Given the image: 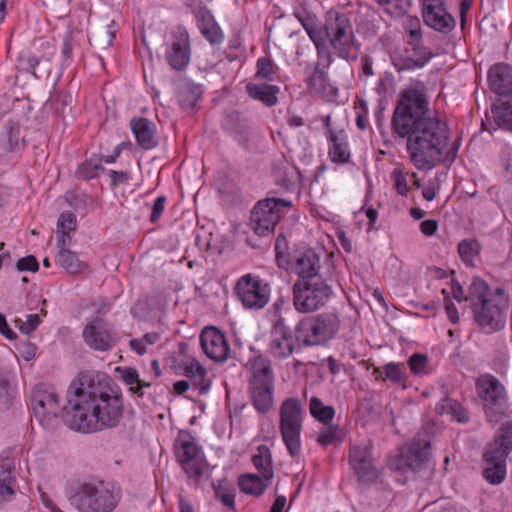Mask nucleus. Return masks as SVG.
Instances as JSON below:
<instances>
[{
    "label": "nucleus",
    "instance_id": "5701e85b",
    "mask_svg": "<svg viewBox=\"0 0 512 512\" xmlns=\"http://www.w3.org/2000/svg\"><path fill=\"white\" fill-rule=\"evenodd\" d=\"M328 155L336 164H346L351 157L348 135L344 130H327Z\"/></svg>",
    "mask_w": 512,
    "mask_h": 512
},
{
    "label": "nucleus",
    "instance_id": "13d9d810",
    "mask_svg": "<svg viewBox=\"0 0 512 512\" xmlns=\"http://www.w3.org/2000/svg\"><path fill=\"white\" fill-rule=\"evenodd\" d=\"M336 439V429L332 426H326L324 427L318 435V442L321 445H329L334 442Z\"/></svg>",
    "mask_w": 512,
    "mask_h": 512
},
{
    "label": "nucleus",
    "instance_id": "bb28decb",
    "mask_svg": "<svg viewBox=\"0 0 512 512\" xmlns=\"http://www.w3.org/2000/svg\"><path fill=\"white\" fill-rule=\"evenodd\" d=\"M430 443L428 441H414L411 446L401 451V462L403 465L397 466L404 470L405 467L415 471L428 459Z\"/></svg>",
    "mask_w": 512,
    "mask_h": 512
},
{
    "label": "nucleus",
    "instance_id": "338daca9",
    "mask_svg": "<svg viewBox=\"0 0 512 512\" xmlns=\"http://www.w3.org/2000/svg\"><path fill=\"white\" fill-rule=\"evenodd\" d=\"M112 185L123 183L129 180V176L126 172L111 170L109 173Z\"/></svg>",
    "mask_w": 512,
    "mask_h": 512
},
{
    "label": "nucleus",
    "instance_id": "f03ea898",
    "mask_svg": "<svg viewBox=\"0 0 512 512\" xmlns=\"http://www.w3.org/2000/svg\"><path fill=\"white\" fill-rule=\"evenodd\" d=\"M68 425L81 433L115 427L123 415L121 390L94 372H81L68 389Z\"/></svg>",
    "mask_w": 512,
    "mask_h": 512
},
{
    "label": "nucleus",
    "instance_id": "6ab92c4d",
    "mask_svg": "<svg viewBox=\"0 0 512 512\" xmlns=\"http://www.w3.org/2000/svg\"><path fill=\"white\" fill-rule=\"evenodd\" d=\"M165 59L175 71H183L187 68L191 59V47L186 30L179 29L173 34V40L165 49Z\"/></svg>",
    "mask_w": 512,
    "mask_h": 512
},
{
    "label": "nucleus",
    "instance_id": "6e6d98bb",
    "mask_svg": "<svg viewBox=\"0 0 512 512\" xmlns=\"http://www.w3.org/2000/svg\"><path fill=\"white\" fill-rule=\"evenodd\" d=\"M215 496L216 498L221 501V503L230 508L233 509L235 506V494L232 490L224 489L222 487L215 488Z\"/></svg>",
    "mask_w": 512,
    "mask_h": 512
},
{
    "label": "nucleus",
    "instance_id": "9d476101",
    "mask_svg": "<svg viewBox=\"0 0 512 512\" xmlns=\"http://www.w3.org/2000/svg\"><path fill=\"white\" fill-rule=\"evenodd\" d=\"M340 320L333 313L305 317L296 326L297 339L305 345H320L333 338L339 330Z\"/></svg>",
    "mask_w": 512,
    "mask_h": 512
},
{
    "label": "nucleus",
    "instance_id": "ddd939ff",
    "mask_svg": "<svg viewBox=\"0 0 512 512\" xmlns=\"http://www.w3.org/2000/svg\"><path fill=\"white\" fill-rule=\"evenodd\" d=\"M477 392L484 404L490 423H497L506 412L507 393L504 386L493 376H483L476 384Z\"/></svg>",
    "mask_w": 512,
    "mask_h": 512
},
{
    "label": "nucleus",
    "instance_id": "f3484780",
    "mask_svg": "<svg viewBox=\"0 0 512 512\" xmlns=\"http://www.w3.org/2000/svg\"><path fill=\"white\" fill-rule=\"evenodd\" d=\"M295 350V338L292 330L283 318H278L269 333L267 353L277 360L290 357Z\"/></svg>",
    "mask_w": 512,
    "mask_h": 512
},
{
    "label": "nucleus",
    "instance_id": "58836bf2",
    "mask_svg": "<svg viewBox=\"0 0 512 512\" xmlns=\"http://www.w3.org/2000/svg\"><path fill=\"white\" fill-rule=\"evenodd\" d=\"M58 233L60 237L58 239L59 246H65L69 240V234L76 228V217L70 212L62 213L57 223Z\"/></svg>",
    "mask_w": 512,
    "mask_h": 512
},
{
    "label": "nucleus",
    "instance_id": "b1692460",
    "mask_svg": "<svg viewBox=\"0 0 512 512\" xmlns=\"http://www.w3.org/2000/svg\"><path fill=\"white\" fill-rule=\"evenodd\" d=\"M182 373L191 379L200 395L208 393L211 382L207 378V369L194 357H186L179 363Z\"/></svg>",
    "mask_w": 512,
    "mask_h": 512
},
{
    "label": "nucleus",
    "instance_id": "cd10ccee",
    "mask_svg": "<svg viewBox=\"0 0 512 512\" xmlns=\"http://www.w3.org/2000/svg\"><path fill=\"white\" fill-rule=\"evenodd\" d=\"M303 26L316 46L318 60L314 63L318 64L320 68L327 70L333 62V54L330 47L319 38L313 17L308 16L307 24L303 23Z\"/></svg>",
    "mask_w": 512,
    "mask_h": 512
},
{
    "label": "nucleus",
    "instance_id": "a878e982",
    "mask_svg": "<svg viewBox=\"0 0 512 512\" xmlns=\"http://www.w3.org/2000/svg\"><path fill=\"white\" fill-rule=\"evenodd\" d=\"M422 16L428 27L442 34L450 33L456 26L454 17L446 10L445 5L423 10Z\"/></svg>",
    "mask_w": 512,
    "mask_h": 512
},
{
    "label": "nucleus",
    "instance_id": "20e7f679",
    "mask_svg": "<svg viewBox=\"0 0 512 512\" xmlns=\"http://www.w3.org/2000/svg\"><path fill=\"white\" fill-rule=\"evenodd\" d=\"M67 497L78 512H112L119 503L118 493L96 478L73 483L68 488Z\"/></svg>",
    "mask_w": 512,
    "mask_h": 512
},
{
    "label": "nucleus",
    "instance_id": "c85d7f7f",
    "mask_svg": "<svg viewBox=\"0 0 512 512\" xmlns=\"http://www.w3.org/2000/svg\"><path fill=\"white\" fill-rule=\"evenodd\" d=\"M131 130L136 137L137 143L143 149H151L157 145L155 139V125L146 118L132 119Z\"/></svg>",
    "mask_w": 512,
    "mask_h": 512
},
{
    "label": "nucleus",
    "instance_id": "c9c22d12",
    "mask_svg": "<svg viewBox=\"0 0 512 512\" xmlns=\"http://www.w3.org/2000/svg\"><path fill=\"white\" fill-rule=\"evenodd\" d=\"M381 379L383 381H391L395 384H404L407 378L405 366L403 363L390 362L383 366ZM375 373H380V369L376 368Z\"/></svg>",
    "mask_w": 512,
    "mask_h": 512
},
{
    "label": "nucleus",
    "instance_id": "052dcab7",
    "mask_svg": "<svg viewBox=\"0 0 512 512\" xmlns=\"http://www.w3.org/2000/svg\"><path fill=\"white\" fill-rule=\"evenodd\" d=\"M39 48L43 51V53L39 55L41 61H51L56 52L55 46L50 41L40 40Z\"/></svg>",
    "mask_w": 512,
    "mask_h": 512
},
{
    "label": "nucleus",
    "instance_id": "4c0bfd02",
    "mask_svg": "<svg viewBox=\"0 0 512 512\" xmlns=\"http://www.w3.org/2000/svg\"><path fill=\"white\" fill-rule=\"evenodd\" d=\"M492 114L498 127L506 130H512V104L508 101L495 105L492 108Z\"/></svg>",
    "mask_w": 512,
    "mask_h": 512
},
{
    "label": "nucleus",
    "instance_id": "e433bc0d",
    "mask_svg": "<svg viewBox=\"0 0 512 512\" xmlns=\"http://www.w3.org/2000/svg\"><path fill=\"white\" fill-rule=\"evenodd\" d=\"M437 410H439V412L442 414L446 413L451 415L452 418L459 423H466L469 421V416L466 409L460 403L453 399H444L437 406Z\"/></svg>",
    "mask_w": 512,
    "mask_h": 512
},
{
    "label": "nucleus",
    "instance_id": "a18cd8bd",
    "mask_svg": "<svg viewBox=\"0 0 512 512\" xmlns=\"http://www.w3.org/2000/svg\"><path fill=\"white\" fill-rule=\"evenodd\" d=\"M408 365L412 373L416 376H424L430 373L428 357L424 354H413L408 360Z\"/></svg>",
    "mask_w": 512,
    "mask_h": 512
},
{
    "label": "nucleus",
    "instance_id": "c03bdc74",
    "mask_svg": "<svg viewBox=\"0 0 512 512\" xmlns=\"http://www.w3.org/2000/svg\"><path fill=\"white\" fill-rule=\"evenodd\" d=\"M161 338L158 332L146 333L142 338L132 339L130 341V348L137 352L139 355H143L148 351V346L155 345Z\"/></svg>",
    "mask_w": 512,
    "mask_h": 512
},
{
    "label": "nucleus",
    "instance_id": "864d4df0",
    "mask_svg": "<svg viewBox=\"0 0 512 512\" xmlns=\"http://www.w3.org/2000/svg\"><path fill=\"white\" fill-rule=\"evenodd\" d=\"M100 167V162L90 159L79 167V175L84 179H92L97 175Z\"/></svg>",
    "mask_w": 512,
    "mask_h": 512
},
{
    "label": "nucleus",
    "instance_id": "393cba45",
    "mask_svg": "<svg viewBox=\"0 0 512 512\" xmlns=\"http://www.w3.org/2000/svg\"><path fill=\"white\" fill-rule=\"evenodd\" d=\"M488 82L491 90L500 95L512 94V67L508 64L498 63L488 71Z\"/></svg>",
    "mask_w": 512,
    "mask_h": 512
},
{
    "label": "nucleus",
    "instance_id": "423d86ee",
    "mask_svg": "<svg viewBox=\"0 0 512 512\" xmlns=\"http://www.w3.org/2000/svg\"><path fill=\"white\" fill-rule=\"evenodd\" d=\"M247 367L252 373L249 381L252 403L259 412H268L274 402V374L270 361L262 355H255L249 359Z\"/></svg>",
    "mask_w": 512,
    "mask_h": 512
},
{
    "label": "nucleus",
    "instance_id": "412c9836",
    "mask_svg": "<svg viewBox=\"0 0 512 512\" xmlns=\"http://www.w3.org/2000/svg\"><path fill=\"white\" fill-rule=\"evenodd\" d=\"M200 344L205 355L215 362L227 360L230 347L224 334L216 327H205L200 334Z\"/></svg>",
    "mask_w": 512,
    "mask_h": 512
},
{
    "label": "nucleus",
    "instance_id": "f257e3e1",
    "mask_svg": "<svg viewBox=\"0 0 512 512\" xmlns=\"http://www.w3.org/2000/svg\"><path fill=\"white\" fill-rule=\"evenodd\" d=\"M391 130L406 139L409 159L421 171L433 169L443 158L453 161L459 149L458 142L448 149V124L430 110L427 87L422 81L411 82L401 93Z\"/></svg>",
    "mask_w": 512,
    "mask_h": 512
},
{
    "label": "nucleus",
    "instance_id": "7c9ffc66",
    "mask_svg": "<svg viewBox=\"0 0 512 512\" xmlns=\"http://www.w3.org/2000/svg\"><path fill=\"white\" fill-rule=\"evenodd\" d=\"M246 91L252 99L261 101L266 106L271 107L278 101L280 87L270 84L249 83L246 86Z\"/></svg>",
    "mask_w": 512,
    "mask_h": 512
},
{
    "label": "nucleus",
    "instance_id": "72a5a7b5",
    "mask_svg": "<svg viewBox=\"0 0 512 512\" xmlns=\"http://www.w3.org/2000/svg\"><path fill=\"white\" fill-rule=\"evenodd\" d=\"M115 372L119 378L129 387L130 391L135 394H142V388L149 387L150 383L143 382L139 373L132 367H117Z\"/></svg>",
    "mask_w": 512,
    "mask_h": 512
},
{
    "label": "nucleus",
    "instance_id": "3c124183",
    "mask_svg": "<svg viewBox=\"0 0 512 512\" xmlns=\"http://www.w3.org/2000/svg\"><path fill=\"white\" fill-rule=\"evenodd\" d=\"M202 33L213 44H218L223 41V34L221 29L211 21L203 25Z\"/></svg>",
    "mask_w": 512,
    "mask_h": 512
},
{
    "label": "nucleus",
    "instance_id": "a19ab883",
    "mask_svg": "<svg viewBox=\"0 0 512 512\" xmlns=\"http://www.w3.org/2000/svg\"><path fill=\"white\" fill-rule=\"evenodd\" d=\"M379 5L391 17L399 18L404 16L411 6L410 0H377Z\"/></svg>",
    "mask_w": 512,
    "mask_h": 512
},
{
    "label": "nucleus",
    "instance_id": "c756f323",
    "mask_svg": "<svg viewBox=\"0 0 512 512\" xmlns=\"http://www.w3.org/2000/svg\"><path fill=\"white\" fill-rule=\"evenodd\" d=\"M56 261L67 273L72 275H86L90 272L89 265L65 246H59Z\"/></svg>",
    "mask_w": 512,
    "mask_h": 512
},
{
    "label": "nucleus",
    "instance_id": "680f3d73",
    "mask_svg": "<svg viewBox=\"0 0 512 512\" xmlns=\"http://www.w3.org/2000/svg\"><path fill=\"white\" fill-rule=\"evenodd\" d=\"M438 229V223L437 221L433 219L424 220L420 223V231L425 236H432L435 234V232Z\"/></svg>",
    "mask_w": 512,
    "mask_h": 512
},
{
    "label": "nucleus",
    "instance_id": "09e8293b",
    "mask_svg": "<svg viewBox=\"0 0 512 512\" xmlns=\"http://www.w3.org/2000/svg\"><path fill=\"white\" fill-rule=\"evenodd\" d=\"M391 179H392L393 186H394L395 190L397 191V193L401 196H406L409 191V187H408L406 175H405L404 171L402 170V168H400V167L395 168L392 171Z\"/></svg>",
    "mask_w": 512,
    "mask_h": 512
},
{
    "label": "nucleus",
    "instance_id": "aec40b11",
    "mask_svg": "<svg viewBox=\"0 0 512 512\" xmlns=\"http://www.w3.org/2000/svg\"><path fill=\"white\" fill-rule=\"evenodd\" d=\"M82 338L90 349L99 352L110 351L115 345V340L107 324L99 317L86 323L82 331Z\"/></svg>",
    "mask_w": 512,
    "mask_h": 512
},
{
    "label": "nucleus",
    "instance_id": "bf43d9fd",
    "mask_svg": "<svg viewBox=\"0 0 512 512\" xmlns=\"http://www.w3.org/2000/svg\"><path fill=\"white\" fill-rule=\"evenodd\" d=\"M165 203H166V197L165 196H159L156 198V200L153 203L152 206V212L150 215V221L152 223H155L162 215L164 209H165Z\"/></svg>",
    "mask_w": 512,
    "mask_h": 512
},
{
    "label": "nucleus",
    "instance_id": "603ef678",
    "mask_svg": "<svg viewBox=\"0 0 512 512\" xmlns=\"http://www.w3.org/2000/svg\"><path fill=\"white\" fill-rule=\"evenodd\" d=\"M476 244L473 241L463 240L458 245V252L463 261L466 263L472 262L476 255Z\"/></svg>",
    "mask_w": 512,
    "mask_h": 512
},
{
    "label": "nucleus",
    "instance_id": "79ce46f5",
    "mask_svg": "<svg viewBox=\"0 0 512 512\" xmlns=\"http://www.w3.org/2000/svg\"><path fill=\"white\" fill-rule=\"evenodd\" d=\"M393 66L397 72H409L422 69L423 62L420 63L409 50L405 51V54L397 56L393 59Z\"/></svg>",
    "mask_w": 512,
    "mask_h": 512
},
{
    "label": "nucleus",
    "instance_id": "f8f14e48",
    "mask_svg": "<svg viewBox=\"0 0 512 512\" xmlns=\"http://www.w3.org/2000/svg\"><path fill=\"white\" fill-rule=\"evenodd\" d=\"M237 299L245 309L260 310L270 301V284L258 275L241 276L234 287Z\"/></svg>",
    "mask_w": 512,
    "mask_h": 512
},
{
    "label": "nucleus",
    "instance_id": "4be33fe9",
    "mask_svg": "<svg viewBox=\"0 0 512 512\" xmlns=\"http://www.w3.org/2000/svg\"><path fill=\"white\" fill-rule=\"evenodd\" d=\"M304 82L310 91L323 97L331 99L338 95V89L331 83L327 70L313 62L305 64Z\"/></svg>",
    "mask_w": 512,
    "mask_h": 512
},
{
    "label": "nucleus",
    "instance_id": "2eb2a0df",
    "mask_svg": "<svg viewBox=\"0 0 512 512\" xmlns=\"http://www.w3.org/2000/svg\"><path fill=\"white\" fill-rule=\"evenodd\" d=\"M31 402L40 425L47 430L54 429L62 411L57 392L51 387L37 386L33 390Z\"/></svg>",
    "mask_w": 512,
    "mask_h": 512
},
{
    "label": "nucleus",
    "instance_id": "7ed1b4c3",
    "mask_svg": "<svg viewBox=\"0 0 512 512\" xmlns=\"http://www.w3.org/2000/svg\"><path fill=\"white\" fill-rule=\"evenodd\" d=\"M469 302L475 322L486 333L505 327L509 296L501 287L492 290L481 278H474L470 285Z\"/></svg>",
    "mask_w": 512,
    "mask_h": 512
},
{
    "label": "nucleus",
    "instance_id": "0eeeda50",
    "mask_svg": "<svg viewBox=\"0 0 512 512\" xmlns=\"http://www.w3.org/2000/svg\"><path fill=\"white\" fill-rule=\"evenodd\" d=\"M324 32L338 57L348 59L358 51L353 27L346 14L334 10L327 12Z\"/></svg>",
    "mask_w": 512,
    "mask_h": 512
},
{
    "label": "nucleus",
    "instance_id": "e2e57ef3",
    "mask_svg": "<svg viewBox=\"0 0 512 512\" xmlns=\"http://www.w3.org/2000/svg\"><path fill=\"white\" fill-rule=\"evenodd\" d=\"M20 62H25L27 68L31 70L33 74H35L34 70L37 67V65L41 62V59L39 55L27 54L21 56Z\"/></svg>",
    "mask_w": 512,
    "mask_h": 512
},
{
    "label": "nucleus",
    "instance_id": "0e129e2a",
    "mask_svg": "<svg viewBox=\"0 0 512 512\" xmlns=\"http://www.w3.org/2000/svg\"><path fill=\"white\" fill-rule=\"evenodd\" d=\"M36 350L37 348L34 344L26 343L21 347L20 353L23 359H25L26 361H30L35 358Z\"/></svg>",
    "mask_w": 512,
    "mask_h": 512
},
{
    "label": "nucleus",
    "instance_id": "4468645a",
    "mask_svg": "<svg viewBox=\"0 0 512 512\" xmlns=\"http://www.w3.org/2000/svg\"><path fill=\"white\" fill-rule=\"evenodd\" d=\"M175 455L185 473L197 479L206 467L204 454L196 439L187 431H180L174 444Z\"/></svg>",
    "mask_w": 512,
    "mask_h": 512
},
{
    "label": "nucleus",
    "instance_id": "5fc2aeb1",
    "mask_svg": "<svg viewBox=\"0 0 512 512\" xmlns=\"http://www.w3.org/2000/svg\"><path fill=\"white\" fill-rule=\"evenodd\" d=\"M40 318L37 314H28L24 321H20L19 329L24 334H31L40 324Z\"/></svg>",
    "mask_w": 512,
    "mask_h": 512
},
{
    "label": "nucleus",
    "instance_id": "39448f33",
    "mask_svg": "<svg viewBox=\"0 0 512 512\" xmlns=\"http://www.w3.org/2000/svg\"><path fill=\"white\" fill-rule=\"evenodd\" d=\"M512 451V424H503L493 442H491L483 454L484 479L492 484H501L507 475L506 459Z\"/></svg>",
    "mask_w": 512,
    "mask_h": 512
},
{
    "label": "nucleus",
    "instance_id": "1a4fd4ad",
    "mask_svg": "<svg viewBox=\"0 0 512 512\" xmlns=\"http://www.w3.org/2000/svg\"><path fill=\"white\" fill-rule=\"evenodd\" d=\"M303 409L299 400L286 399L280 407V432L289 455L293 458L301 453V430Z\"/></svg>",
    "mask_w": 512,
    "mask_h": 512
},
{
    "label": "nucleus",
    "instance_id": "a211bd4d",
    "mask_svg": "<svg viewBox=\"0 0 512 512\" xmlns=\"http://www.w3.org/2000/svg\"><path fill=\"white\" fill-rule=\"evenodd\" d=\"M349 463L362 483H372L379 477V470L372 459V446L370 443L355 445L350 448Z\"/></svg>",
    "mask_w": 512,
    "mask_h": 512
},
{
    "label": "nucleus",
    "instance_id": "2f4dec72",
    "mask_svg": "<svg viewBox=\"0 0 512 512\" xmlns=\"http://www.w3.org/2000/svg\"><path fill=\"white\" fill-rule=\"evenodd\" d=\"M272 478H267L266 475H256V474H245L242 475L239 480L238 484L241 489L246 494L250 495H261L264 490L268 487L270 484Z\"/></svg>",
    "mask_w": 512,
    "mask_h": 512
},
{
    "label": "nucleus",
    "instance_id": "de8ad7c7",
    "mask_svg": "<svg viewBox=\"0 0 512 512\" xmlns=\"http://www.w3.org/2000/svg\"><path fill=\"white\" fill-rule=\"evenodd\" d=\"M408 45L410 46V53L413 56H417V60L420 63L423 62V67H425L434 57L432 51L423 44V40L419 42L408 43Z\"/></svg>",
    "mask_w": 512,
    "mask_h": 512
},
{
    "label": "nucleus",
    "instance_id": "69168bd1",
    "mask_svg": "<svg viewBox=\"0 0 512 512\" xmlns=\"http://www.w3.org/2000/svg\"><path fill=\"white\" fill-rule=\"evenodd\" d=\"M185 97V94L184 93H181L179 95V101H180V104L185 107V108H192L195 106L196 104V95L194 93V91H190L188 94H187V97Z\"/></svg>",
    "mask_w": 512,
    "mask_h": 512
},
{
    "label": "nucleus",
    "instance_id": "ea45409f",
    "mask_svg": "<svg viewBox=\"0 0 512 512\" xmlns=\"http://www.w3.org/2000/svg\"><path fill=\"white\" fill-rule=\"evenodd\" d=\"M309 409L311 415L323 423L331 421L335 415L334 408L324 405L317 397L311 398Z\"/></svg>",
    "mask_w": 512,
    "mask_h": 512
},
{
    "label": "nucleus",
    "instance_id": "473e14b6",
    "mask_svg": "<svg viewBox=\"0 0 512 512\" xmlns=\"http://www.w3.org/2000/svg\"><path fill=\"white\" fill-rule=\"evenodd\" d=\"M254 467L266 475L267 478H273L272 455L268 446L260 445L252 455Z\"/></svg>",
    "mask_w": 512,
    "mask_h": 512
},
{
    "label": "nucleus",
    "instance_id": "774afa93",
    "mask_svg": "<svg viewBox=\"0 0 512 512\" xmlns=\"http://www.w3.org/2000/svg\"><path fill=\"white\" fill-rule=\"evenodd\" d=\"M124 145H125L124 142H121L118 145H116L114 147L113 153H111V155H107V156L103 157V162L106 164L114 163L117 160V158L120 156Z\"/></svg>",
    "mask_w": 512,
    "mask_h": 512
},
{
    "label": "nucleus",
    "instance_id": "4d7b16f0",
    "mask_svg": "<svg viewBox=\"0 0 512 512\" xmlns=\"http://www.w3.org/2000/svg\"><path fill=\"white\" fill-rule=\"evenodd\" d=\"M16 267H17V270L21 271V272L22 271L35 272L38 270L39 265H38V261L36 260V258L32 255H29V256L20 258L17 261Z\"/></svg>",
    "mask_w": 512,
    "mask_h": 512
},
{
    "label": "nucleus",
    "instance_id": "49530a36",
    "mask_svg": "<svg viewBox=\"0 0 512 512\" xmlns=\"http://www.w3.org/2000/svg\"><path fill=\"white\" fill-rule=\"evenodd\" d=\"M277 67L267 58L262 57L257 60L256 77L265 81H274Z\"/></svg>",
    "mask_w": 512,
    "mask_h": 512
},
{
    "label": "nucleus",
    "instance_id": "f704fd0d",
    "mask_svg": "<svg viewBox=\"0 0 512 512\" xmlns=\"http://www.w3.org/2000/svg\"><path fill=\"white\" fill-rule=\"evenodd\" d=\"M15 479L12 475V466L7 463L0 466V503L10 501L14 494Z\"/></svg>",
    "mask_w": 512,
    "mask_h": 512
},
{
    "label": "nucleus",
    "instance_id": "dca6fc26",
    "mask_svg": "<svg viewBox=\"0 0 512 512\" xmlns=\"http://www.w3.org/2000/svg\"><path fill=\"white\" fill-rule=\"evenodd\" d=\"M276 260L280 268L290 270L299 279H317L320 258L312 249L296 251L292 257L280 252V241L276 245Z\"/></svg>",
    "mask_w": 512,
    "mask_h": 512
},
{
    "label": "nucleus",
    "instance_id": "37998d69",
    "mask_svg": "<svg viewBox=\"0 0 512 512\" xmlns=\"http://www.w3.org/2000/svg\"><path fill=\"white\" fill-rule=\"evenodd\" d=\"M403 29L407 36V44L423 40L419 18L408 16L403 22Z\"/></svg>",
    "mask_w": 512,
    "mask_h": 512
},
{
    "label": "nucleus",
    "instance_id": "9b49d317",
    "mask_svg": "<svg viewBox=\"0 0 512 512\" xmlns=\"http://www.w3.org/2000/svg\"><path fill=\"white\" fill-rule=\"evenodd\" d=\"M290 207L291 202L281 198H267L258 201L251 212V229L259 236L271 234L284 210Z\"/></svg>",
    "mask_w": 512,
    "mask_h": 512
},
{
    "label": "nucleus",
    "instance_id": "8fccbe9b",
    "mask_svg": "<svg viewBox=\"0 0 512 512\" xmlns=\"http://www.w3.org/2000/svg\"><path fill=\"white\" fill-rule=\"evenodd\" d=\"M356 125L358 129L364 131L368 127V106L366 101L360 100L355 105Z\"/></svg>",
    "mask_w": 512,
    "mask_h": 512
},
{
    "label": "nucleus",
    "instance_id": "6e6552de",
    "mask_svg": "<svg viewBox=\"0 0 512 512\" xmlns=\"http://www.w3.org/2000/svg\"><path fill=\"white\" fill-rule=\"evenodd\" d=\"M332 295L331 287L322 279H298L292 286L293 306L299 313L314 312Z\"/></svg>",
    "mask_w": 512,
    "mask_h": 512
}]
</instances>
